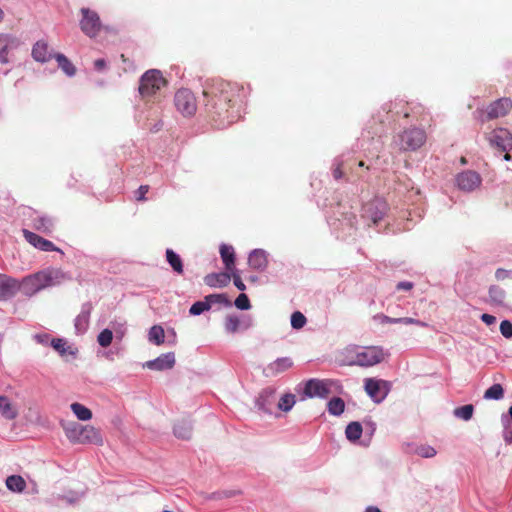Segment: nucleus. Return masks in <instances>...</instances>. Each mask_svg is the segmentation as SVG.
Returning a JSON list of instances; mask_svg holds the SVG:
<instances>
[{"label":"nucleus","instance_id":"f257e3e1","mask_svg":"<svg viewBox=\"0 0 512 512\" xmlns=\"http://www.w3.org/2000/svg\"><path fill=\"white\" fill-rule=\"evenodd\" d=\"M238 89L225 81H217L210 88L203 90L205 106L223 119H227V125L234 121L235 116L230 113V108L236 105V93Z\"/></svg>","mask_w":512,"mask_h":512},{"label":"nucleus","instance_id":"f03ea898","mask_svg":"<svg viewBox=\"0 0 512 512\" xmlns=\"http://www.w3.org/2000/svg\"><path fill=\"white\" fill-rule=\"evenodd\" d=\"M329 224L338 238L346 240L356 235L357 220L355 213L351 211V207L339 204L333 212V217Z\"/></svg>","mask_w":512,"mask_h":512},{"label":"nucleus","instance_id":"7ed1b4c3","mask_svg":"<svg viewBox=\"0 0 512 512\" xmlns=\"http://www.w3.org/2000/svg\"><path fill=\"white\" fill-rule=\"evenodd\" d=\"M61 277L62 275L58 271H39L23 278L21 283H18V290L25 296L31 297L42 289L55 285Z\"/></svg>","mask_w":512,"mask_h":512},{"label":"nucleus","instance_id":"20e7f679","mask_svg":"<svg viewBox=\"0 0 512 512\" xmlns=\"http://www.w3.org/2000/svg\"><path fill=\"white\" fill-rule=\"evenodd\" d=\"M66 435L71 441L80 444H103L100 431L90 425L82 426L75 424L72 428L67 429Z\"/></svg>","mask_w":512,"mask_h":512},{"label":"nucleus","instance_id":"39448f33","mask_svg":"<svg viewBox=\"0 0 512 512\" xmlns=\"http://www.w3.org/2000/svg\"><path fill=\"white\" fill-rule=\"evenodd\" d=\"M388 211V204L383 198L375 197L374 199L366 202L362 207V218L371 224L378 226L384 219Z\"/></svg>","mask_w":512,"mask_h":512},{"label":"nucleus","instance_id":"423d86ee","mask_svg":"<svg viewBox=\"0 0 512 512\" xmlns=\"http://www.w3.org/2000/svg\"><path fill=\"white\" fill-rule=\"evenodd\" d=\"M165 83L159 70H148L140 78L139 93L142 97H150L156 94Z\"/></svg>","mask_w":512,"mask_h":512},{"label":"nucleus","instance_id":"0eeeda50","mask_svg":"<svg viewBox=\"0 0 512 512\" xmlns=\"http://www.w3.org/2000/svg\"><path fill=\"white\" fill-rule=\"evenodd\" d=\"M385 353L381 347L370 346L364 347L355 352L354 359L351 364L359 366H373L384 360Z\"/></svg>","mask_w":512,"mask_h":512},{"label":"nucleus","instance_id":"6e6552de","mask_svg":"<svg viewBox=\"0 0 512 512\" xmlns=\"http://www.w3.org/2000/svg\"><path fill=\"white\" fill-rule=\"evenodd\" d=\"M426 141L425 131L419 128L405 130L399 135V146L402 150H416Z\"/></svg>","mask_w":512,"mask_h":512},{"label":"nucleus","instance_id":"1a4fd4ad","mask_svg":"<svg viewBox=\"0 0 512 512\" xmlns=\"http://www.w3.org/2000/svg\"><path fill=\"white\" fill-rule=\"evenodd\" d=\"M80 12L82 14L80 21L82 32L90 38L96 37L101 29V21L98 13L89 8H82Z\"/></svg>","mask_w":512,"mask_h":512},{"label":"nucleus","instance_id":"9d476101","mask_svg":"<svg viewBox=\"0 0 512 512\" xmlns=\"http://www.w3.org/2000/svg\"><path fill=\"white\" fill-rule=\"evenodd\" d=\"M334 384L332 380L310 379L305 384L304 395L309 398H326L332 392Z\"/></svg>","mask_w":512,"mask_h":512},{"label":"nucleus","instance_id":"9b49d317","mask_svg":"<svg viewBox=\"0 0 512 512\" xmlns=\"http://www.w3.org/2000/svg\"><path fill=\"white\" fill-rule=\"evenodd\" d=\"M175 106L184 116H191L196 111V100L189 89H180L175 94Z\"/></svg>","mask_w":512,"mask_h":512},{"label":"nucleus","instance_id":"f8f14e48","mask_svg":"<svg viewBox=\"0 0 512 512\" xmlns=\"http://www.w3.org/2000/svg\"><path fill=\"white\" fill-rule=\"evenodd\" d=\"M455 182L461 191L472 192L480 187L482 178L476 171L465 170L456 175Z\"/></svg>","mask_w":512,"mask_h":512},{"label":"nucleus","instance_id":"ddd939ff","mask_svg":"<svg viewBox=\"0 0 512 512\" xmlns=\"http://www.w3.org/2000/svg\"><path fill=\"white\" fill-rule=\"evenodd\" d=\"M512 108V101L509 98H501L493 102L483 112L480 119L482 122L505 116Z\"/></svg>","mask_w":512,"mask_h":512},{"label":"nucleus","instance_id":"4468645a","mask_svg":"<svg viewBox=\"0 0 512 512\" xmlns=\"http://www.w3.org/2000/svg\"><path fill=\"white\" fill-rule=\"evenodd\" d=\"M390 390L389 382L368 378L365 380V391L376 402H381Z\"/></svg>","mask_w":512,"mask_h":512},{"label":"nucleus","instance_id":"2eb2a0df","mask_svg":"<svg viewBox=\"0 0 512 512\" xmlns=\"http://www.w3.org/2000/svg\"><path fill=\"white\" fill-rule=\"evenodd\" d=\"M23 233H24V237H25L26 241L28 243H30L32 246H34L35 248H38L39 250L44 251V252L56 251V252L63 254V251H61L59 248H57L51 241L46 240V239L42 238L41 236H39L31 231H28V230H23Z\"/></svg>","mask_w":512,"mask_h":512},{"label":"nucleus","instance_id":"dca6fc26","mask_svg":"<svg viewBox=\"0 0 512 512\" xmlns=\"http://www.w3.org/2000/svg\"><path fill=\"white\" fill-rule=\"evenodd\" d=\"M491 145L498 147L502 151L512 149V134L506 129L495 130L489 138Z\"/></svg>","mask_w":512,"mask_h":512},{"label":"nucleus","instance_id":"f3484780","mask_svg":"<svg viewBox=\"0 0 512 512\" xmlns=\"http://www.w3.org/2000/svg\"><path fill=\"white\" fill-rule=\"evenodd\" d=\"M174 365H175V355L173 352H169V353L160 355L158 358H156L154 360L147 361L144 364V367L152 369V370L163 371V370L173 368Z\"/></svg>","mask_w":512,"mask_h":512},{"label":"nucleus","instance_id":"a211bd4d","mask_svg":"<svg viewBox=\"0 0 512 512\" xmlns=\"http://www.w3.org/2000/svg\"><path fill=\"white\" fill-rule=\"evenodd\" d=\"M275 393L276 391L273 388L268 387L263 389L256 400L258 409L264 413H271L275 404Z\"/></svg>","mask_w":512,"mask_h":512},{"label":"nucleus","instance_id":"6ab92c4d","mask_svg":"<svg viewBox=\"0 0 512 512\" xmlns=\"http://www.w3.org/2000/svg\"><path fill=\"white\" fill-rule=\"evenodd\" d=\"M18 291V282L6 275H0V300H6Z\"/></svg>","mask_w":512,"mask_h":512},{"label":"nucleus","instance_id":"aec40b11","mask_svg":"<svg viewBox=\"0 0 512 512\" xmlns=\"http://www.w3.org/2000/svg\"><path fill=\"white\" fill-rule=\"evenodd\" d=\"M231 281V275L228 272L210 273L204 277V283L212 288L226 287Z\"/></svg>","mask_w":512,"mask_h":512},{"label":"nucleus","instance_id":"412c9836","mask_svg":"<svg viewBox=\"0 0 512 512\" xmlns=\"http://www.w3.org/2000/svg\"><path fill=\"white\" fill-rule=\"evenodd\" d=\"M32 57L40 63L48 62L54 55L49 52L48 44L45 41H37L32 48Z\"/></svg>","mask_w":512,"mask_h":512},{"label":"nucleus","instance_id":"4be33fe9","mask_svg":"<svg viewBox=\"0 0 512 512\" xmlns=\"http://www.w3.org/2000/svg\"><path fill=\"white\" fill-rule=\"evenodd\" d=\"M32 227L40 232L50 233L53 230L54 221L48 216L35 213L32 218Z\"/></svg>","mask_w":512,"mask_h":512},{"label":"nucleus","instance_id":"5701e85b","mask_svg":"<svg viewBox=\"0 0 512 512\" xmlns=\"http://www.w3.org/2000/svg\"><path fill=\"white\" fill-rule=\"evenodd\" d=\"M0 414L7 420H14L18 416V409L6 396H0Z\"/></svg>","mask_w":512,"mask_h":512},{"label":"nucleus","instance_id":"b1692460","mask_svg":"<svg viewBox=\"0 0 512 512\" xmlns=\"http://www.w3.org/2000/svg\"><path fill=\"white\" fill-rule=\"evenodd\" d=\"M173 430L175 436L183 440H188L192 436V425L186 420L178 421Z\"/></svg>","mask_w":512,"mask_h":512},{"label":"nucleus","instance_id":"393cba45","mask_svg":"<svg viewBox=\"0 0 512 512\" xmlns=\"http://www.w3.org/2000/svg\"><path fill=\"white\" fill-rule=\"evenodd\" d=\"M54 58L56 59L59 68L62 69V71L69 77H72L76 73L75 66L70 62V60L61 53H57L54 55Z\"/></svg>","mask_w":512,"mask_h":512},{"label":"nucleus","instance_id":"a878e982","mask_svg":"<svg viewBox=\"0 0 512 512\" xmlns=\"http://www.w3.org/2000/svg\"><path fill=\"white\" fill-rule=\"evenodd\" d=\"M6 486L12 492L21 493L26 488V482L20 475H11L6 479Z\"/></svg>","mask_w":512,"mask_h":512},{"label":"nucleus","instance_id":"bb28decb","mask_svg":"<svg viewBox=\"0 0 512 512\" xmlns=\"http://www.w3.org/2000/svg\"><path fill=\"white\" fill-rule=\"evenodd\" d=\"M489 298L492 304L503 306L505 304L506 294L501 287L492 285L489 289Z\"/></svg>","mask_w":512,"mask_h":512},{"label":"nucleus","instance_id":"cd10ccee","mask_svg":"<svg viewBox=\"0 0 512 512\" xmlns=\"http://www.w3.org/2000/svg\"><path fill=\"white\" fill-rule=\"evenodd\" d=\"M293 365V362L290 358L288 357H283V358H279L277 360H275L273 363H271L269 365V369L275 373V374H278V373H282L286 370H288L289 368H291Z\"/></svg>","mask_w":512,"mask_h":512},{"label":"nucleus","instance_id":"c85d7f7f","mask_svg":"<svg viewBox=\"0 0 512 512\" xmlns=\"http://www.w3.org/2000/svg\"><path fill=\"white\" fill-rule=\"evenodd\" d=\"M345 434L348 440L357 441L362 435V426L359 422H351L347 425Z\"/></svg>","mask_w":512,"mask_h":512},{"label":"nucleus","instance_id":"c756f323","mask_svg":"<svg viewBox=\"0 0 512 512\" xmlns=\"http://www.w3.org/2000/svg\"><path fill=\"white\" fill-rule=\"evenodd\" d=\"M71 410L79 420L88 421L92 418L91 410L80 403H72Z\"/></svg>","mask_w":512,"mask_h":512},{"label":"nucleus","instance_id":"7c9ffc66","mask_svg":"<svg viewBox=\"0 0 512 512\" xmlns=\"http://www.w3.org/2000/svg\"><path fill=\"white\" fill-rule=\"evenodd\" d=\"M328 412L332 415L339 416L344 412L345 403L339 397H334L328 402Z\"/></svg>","mask_w":512,"mask_h":512},{"label":"nucleus","instance_id":"2f4dec72","mask_svg":"<svg viewBox=\"0 0 512 512\" xmlns=\"http://www.w3.org/2000/svg\"><path fill=\"white\" fill-rule=\"evenodd\" d=\"M164 329L159 325H154L149 330V341L155 343L156 345H161L164 343Z\"/></svg>","mask_w":512,"mask_h":512},{"label":"nucleus","instance_id":"473e14b6","mask_svg":"<svg viewBox=\"0 0 512 512\" xmlns=\"http://www.w3.org/2000/svg\"><path fill=\"white\" fill-rule=\"evenodd\" d=\"M504 396V389L501 384H493L484 393L485 399L500 400Z\"/></svg>","mask_w":512,"mask_h":512},{"label":"nucleus","instance_id":"72a5a7b5","mask_svg":"<svg viewBox=\"0 0 512 512\" xmlns=\"http://www.w3.org/2000/svg\"><path fill=\"white\" fill-rule=\"evenodd\" d=\"M51 346L61 355L65 356L68 353H72L71 348L67 345L66 340L62 338H53L51 340Z\"/></svg>","mask_w":512,"mask_h":512},{"label":"nucleus","instance_id":"f704fd0d","mask_svg":"<svg viewBox=\"0 0 512 512\" xmlns=\"http://www.w3.org/2000/svg\"><path fill=\"white\" fill-rule=\"evenodd\" d=\"M295 404V395L284 394L278 401V408L284 412H288Z\"/></svg>","mask_w":512,"mask_h":512},{"label":"nucleus","instance_id":"c9c22d12","mask_svg":"<svg viewBox=\"0 0 512 512\" xmlns=\"http://www.w3.org/2000/svg\"><path fill=\"white\" fill-rule=\"evenodd\" d=\"M473 411H474L473 405L467 404V405L456 408L454 411V414H455V416L467 421L472 418Z\"/></svg>","mask_w":512,"mask_h":512},{"label":"nucleus","instance_id":"e433bc0d","mask_svg":"<svg viewBox=\"0 0 512 512\" xmlns=\"http://www.w3.org/2000/svg\"><path fill=\"white\" fill-rule=\"evenodd\" d=\"M112 340L113 333L110 329L102 330L97 337L99 345L104 348L108 347L111 344Z\"/></svg>","mask_w":512,"mask_h":512},{"label":"nucleus","instance_id":"4c0bfd02","mask_svg":"<svg viewBox=\"0 0 512 512\" xmlns=\"http://www.w3.org/2000/svg\"><path fill=\"white\" fill-rule=\"evenodd\" d=\"M241 321L237 316H228L225 319V329L229 333H235L239 330Z\"/></svg>","mask_w":512,"mask_h":512},{"label":"nucleus","instance_id":"58836bf2","mask_svg":"<svg viewBox=\"0 0 512 512\" xmlns=\"http://www.w3.org/2000/svg\"><path fill=\"white\" fill-rule=\"evenodd\" d=\"M306 324V317L299 311L291 315V326L294 329H301Z\"/></svg>","mask_w":512,"mask_h":512},{"label":"nucleus","instance_id":"ea45409f","mask_svg":"<svg viewBox=\"0 0 512 512\" xmlns=\"http://www.w3.org/2000/svg\"><path fill=\"white\" fill-rule=\"evenodd\" d=\"M210 307H209V303L206 302V300L204 299L203 301H198V302H195L191 307H190V314L192 315H200L201 313H203L204 311H207L209 310Z\"/></svg>","mask_w":512,"mask_h":512},{"label":"nucleus","instance_id":"a19ab883","mask_svg":"<svg viewBox=\"0 0 512 512\" xmlns=\"http://www.w3.org/2000/svg\"><path fill=\"white\" fill-rule=\"evenodd\" d=\"M344 168V160L342 157H338L334 160L333 166H332V173L333 177L338 180L343 175V169Z\"/></svg>","mask_w":512,"mask_h":512},{"label":"nucleus","instance_id":"79ce46f5","mask_svg":"<svg viewBox=\"0 0 512 512\" xmlns=\"http://www.w3.org/2000/svg\"><path fill=\"white\" fill-rule=\"evenodd\" d=\"M206 302L209 303V307L211 308L212 304L219 303V304H226L229 305V301L226 298L225 294H210L205 297Z\"/></svg>","mask_w":512,"mask_h":512},{"label":"nucleus","instance_id":"37998d69","mask_svg":"<svg viewBox=\"0 0 512 512\" xmlns=\"http://www.w3.org/2000/svg\"><path fill=\"white\" fill-rule=\"evenodd\" d=\"M416 453L423 458H432L436 455V450L428 445H422L416 449Z\"/></svg>","mask_w":512,"mask_h":512},{"label":"nucleus","instance_id":"c03bdc74","mask_svg":"<svg viewBox=\"0 0 512 512\" xmlns=\"http://www.w3.org/2000/svg\"><path fill=\"white\" fill-rule=\"evenodd\" d=\"M235 306L241 310H247L251 307L249 298L246 294L241 293L235 300Z\"/></svg>","mask_w":512,"mask_h":512},{"label":"nucleus","instance_id":"a18cd8bd","mask_svg":"<svg viewBox=\"0 0 512 512\" xmlns=\"http://www.w3.org/2000/svg\"><path fill=\"white\" fill-rule=\"evenodd\" d=\"M500 332L505 338L510 339L512 337V323L509 320H503L500 324Z\"/></svg>","mask_w":512,"mask_h":512},{"label":"nucleus","instance_id":"49530a36","mask_svg":"<svg viewBox=\"0 0 512 512\" xmlns=\"http://www.w3.org/2000/svg\"><path fill=\"white\" fill-rule=\"evenodd\" d=\"M224 265L226 272H228L231 277L233 276V273H237L235 270V258H223Z\"/></svg>","mask_w":512,"mask_h":512},{"label":"nucleus","instance_id":"de8ad7c7","mask_svg":"<svg viewBox=\"0 0 512 512\" xmlns=\"http://www.w3.org/2000/svg\"><path fill=\"white\" fill-rule=\"evenodd\" d=\"M149 191L148 185H141L138 190L136 191L135 198L137 201H144L146 200V194Z\"/></svg>","mask_w":512,"mask_h":512},{"label":"nucleus","instance_id":"09e8293b","mask_svg":"<svg viewBox=\"0 0 512 512\" xmlns=\"http://www.w3.org/2000/svg\"><path fill=\"white\" fill-rule=\"evenodd\" d=\"M167 261L171 265V267L178 273H182L183 266L181 262V258H167Z\"/></svg>","mask_w":512,"mask_h":512},{"label":"nucleus","instance_id":"8fccbe9b","mask_svg":"<svg viewBox=\"0 0 512 512\" xmlns=\"http://www.w3.org/2000/svg\"><path fill=\"white\" fill-rule=\"evenodd\" d=\"M220 256H235L234 248L231 245L222 244L220 246Z\"/></svg>","mask_w":512,"mask_h":512},{"label":"nucleus","instance_id":"3c124183","mask_svg":"<svg viewBox=\"0 0 512 512\" xmlns=\"http://www.w3.org/2000/svg\"><path fill=\"white\" fill-rule=\"evenodd\" d=\"M88 324V314H80L77 316L75 320V326L77 329H79V326H82L85 328Z\"/></svg>","mask_w":512,"mask_h":512},{"label":"nucleus","instance_id":"603ef678","mask_svg":"<svg viewBox=\"0 0 512 512\" xmlns=\"http://www.w3.org/2000/svg\"><path fill=\"white\" fill-rule=\"evenodd\" d=\"M249 260V264L251 266H254V267H257V268H261V267H265L266 266V258H258V257H255V258H248Z\"/></svg>","mask_w":512,"mask_h":512},{"label":"nucleus","instance_id":"864d4df0","mask_svg":"<svg viewBox=\"0 0 512 512\" xmlns=\"http://www.w3.org/2000/svg\"><path fill=\"white\" fill-rule=\"evenodd\" d=\"M413 287H414V284L410 281H402L396 285V289L398 291H400V290L410 291L413 289Z\"/></svg>","mask_w":512,"mask_h":512},{"label":"nucleus","instance_id":"5fc2aeb1","mask_svg":"<svg viewBox=\"0 0 512 512\" xmlns=\"http://www.w3.org/2000/svg\"><path fill=\"white\" fill-rule=\"evenodd\" d=\"M8 52H9V45L3 46L0 49V62L2 64H7L9 62Z\"/></svg>","mask_w":512,"mask_h":512},{"label":"nucleus","instance_id":"6e6d98bb","mask_svg":"<svg viewBox=\"0 0 512 512\" xmlns=\"http://www.w3.org/2000/svg\"><path fill=\"white\" fill-rule=\"evenodd\" d=\"M399 321H400V323H403V324H406V325H408V324H416V325H419V326H422V327L426 326V323L421 322L419 320H416L414 318H410V317L400 318Z\"/></svg>","mask_w":512,"mask_h":512},{"label":"nucleus","instance_id":"4d7b16f0","mask_svg":"<svg viewBox=\"0 0 512 512\" xmlns=\"http://www.w3.org/2000/svg\"><path fill=\"white\" fill-rule=\"evenodd\" d=\"M233 281H234V285L241 291H244L246 289V286L245 284L243 283V281L241 280V277L238 273H233Z\"/></svg>","mask_w":512,"mask_h":512},{"label":"nucleus","instance_id":"13d9d810","mask_svg":"<svg viewBox=\"0 0 512 512\" xmlns=\"http://www.w3.org/2000/svg\"><path fill=\"white\" fill-rule=\"evenodd\" d=\"M481 320H482L485 324H487V325H492V324H494V323L496 322V317H495V316H493V315H490V314H486V313H484V314H482V316H481Z\"/></svg>","mask_w":512,"mask_h":512},{"label":"nucleus","instance_id":"bf43d9fd","mask_svg":"<svg viewBox=\"0 0 512 512\" xmlns=\"http://www.w3.org/2000/svg\"><path fill=\"white\" fill-rule=\"evenodd\" d=\"M508 277V271L504 269H497L495 272V278L497 280H504Z\"/></svg>","mask_w":512,"mask_h":512},{"label":"nucleus","instance_id":"052dcab7","mask_svg":"<svg viewBox=\"0 0 512 512\" xmlns=\"http://www.w3.org/2000/svg\"><path fill=\"white\" fill-rule=\"evenodd\" d=\"M10 42H12V39L10 38V36H8L6 34H0V49L3 46L10 45Z\"/></svg>","mask_w":512,"mask_h":512},{"label":"nucleus","instance_id":"680f3d73","mask_svg":"<svg viewBox=\"0 0 512 512\" xmlns=\"http://www.w3.org/2000/svg\"><path fill=\"white\" fill-rule=\"evenodd\" d=\"M94 67L96 70L101 71L106 67V62L104 59H97L94 62Z\"/></svg>","mask_w":512,"mask_h":512},{"label":"nucleus","instance_id":"e2e57ef3","mask_svg":"<svg viewBox=\"0 0 512 512\" xmlns=\"http://www.w3.org/2000/svg\"><path fill=\"white\" fill-rule=\"evenodd\" d=\"M399 320H400V318H392V317H389V316H386V315L382 316V322L383 323L396 324V323H400Z\"/></svg>","mask_w":512,"mask_h":512},{"label":"nucleus","instance_id":"0e129e2a","mask_svg":"<svg viewBox=\"0 0 512 512\" xmlns=\"http://www.w3.org/2000/svg\"><path fill=\"white\" fill-rule=\"evenodd\" d=\"M265 251L262 249H253L249 252L248 256L254 257V256H266Z\"/></svg>","mask_w":512,"mask_h":512},{"label":"nucleus","instance_id":"69168bd1","mask_svg":"<svg viewBox=\"0 0 512 512\" xmlns=\"http://www.w3.org/2000/svg\"><path fill=\"white\" fill-rule=\"evenodd\" d=\"M36 340L39 342V343H42V344H46L48 339H49V335L47 334H43V335H36Z\"/></svg>","mask_w":512,"mask_h":512},{"label":"nucleus","instance_id":"338daca9","mask_svg":"<svg viewBox=\"0 0 512 512\" xmlns=\"http://www.w3.org/2000/svg\"><path fill=\"white\" fill-rule=\"evenodd\" d=\"M365 512H382L378 507L375 506H369Z\"/></svg>","mask_w":512,"mask_h":512},{"label":"nucleus","instance_id":"774afa93","mask_svg":"<svg viewBox=\"0 0 512 512\" xmlns=\"http://www.w3.org/2000/svg\"><path fill=\"white\" fill-rule=\"evenodd\" d=\"M165 256H179L177 253H175L172 249H166Z\"/></svg>","mask_w":512,"mask_h":512}]
</instances>
